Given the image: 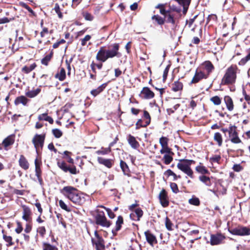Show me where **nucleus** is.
Wrapping results in <instances>:
<instances>
[{"label":"nucleus","mask_w":250,"mask_h":250,"mask_svg":"<svg viewBox=\"0 0 250 250\" xmlns=\"http://www.w3.org/2000/svg\"><path fill=\"white\" fill-rule=\"evenodd\" d=\"M196 170L201 174H204L208 173V170L204 167L201 165L198 166L196 167Z\"/></svg>","instance_id":"41"},{"label":"nucleus","mask_w":250,"mask_h":250,"mask_svg":"<svg viewBox=\"0 0 250 250\" xmlns=\"http://www.w3.org/2000/svg\"><path fill=\"white\" fill-rule=\"evenodd\" d=\"M61 193L73 203L81 206L85 200L83 195L76 188L72 186H65L61 191Z\"/></svg>","instance_id":"1"},{"label":"nucleus","mask_w":250,"mask_h":250,"mask_svg":"<svg viewBox=\"0 0 250 250\" xmlns=\"http://www.w3.org/2000/svg\"><path fill=\"white\" fill-rule=\"evenodd\" d=\"M63 153L66 155V158L67 159V162L70 164H73V159L69 156V155L71 154V152L68 151H65Z\"/></svg>","instance_id":"58"},{"label":"nucleus","mask_w":250,"mask_h":250,"mask_svg":"<svg viewBox=\"0 0 250 250\" xmlns=\"http://www.w3.org/2000/svg\"><path fill=\"white\" fill-rule=\"evenodd\" d=\"M127 141L128 144L130 145L132 148L134 149H137L139 148L140 145L134 136L131 135H129Z\"/></svg>","instance_id":"21"},{"label":"nucleus","mask_w":250,"mask_h":250,"mask_svg":"<svg viewBox=\"0 0 250 250\" xmlns=\"http://www.w3.org/2000/svg\"><path fill=\"white\" fill-rule=\"evenodd\" d=\"M208 77V75H206L201 71L196 70L195 75L193 77L190 83H198L203 79H206Z\"/></svg>","instance_id":"13"},{"label":"nucleus","mask_w":250,"mask_h":250,"mask_svg":"<svg viewBox=\"0 0 250 250\" xmlns=\"http://www.w3.org/2000/svg\"><path fill=\"white\" fill-rule=\"evenodd\" d=\"M59 204L60 207L62 209L65 210V211H66L67 212L71 211L70 208L67 207V206L65 204V203L62 200H59Z\"/></svg>","instance_id":"48"},{"label":"nucleus","mask_w":250,"mask_h":250,"mask_svg":"<svg viewBox=\"0 0 250 250\" xmlns=\"http://www.w3.org/2000/svg\"><path fill=\"white\" fill-rule=\"evenodd\" d=\"M42 250H58L55 246L51 245L48 243H43L42 244Z\"/></svg>","instance_id":"35"},{"label":"nucleus","mask_w":250,"mask_h":250,"mask_svg":"<svg viewBox=\"0 0 250 250\" xmlns=\"http://www.w3.org/2000/svg\"><path fill=\"white\" fill-rule=\"evenodd\" d=\"M38 118L39 121L44 120L48 122L51 124H52L54 122L53 119L51 117L48 116L47 113H43L39 115Z\"/></svg>","instance_id":"28"},{"label":"nucleus","mask_w":250,"mask_h":250,"mask_svg":"<svg viewBox=\"0 0 250 250\" xmlns=\"http://www.w3.org/2000/svg\"><path fill=\"white\" fill-rule=\"evenodd\" d=\"M194 163L195 161L193 160L183 159L180 160L177 166L178 169L192 178L193 172L190 168V166L192 164Z\"/></svg>","instance_id":"4"},{"label":"nucleus","mask_w":250,"mask_h":250,"mask_svg":"<svg viewBox=\"0 0 250 250\" xmlns=\"http://www.w3.org/2000/svg\"><path fill=\"white\" fill-rule=\"evenodd\" d=\"M188 203L192 205L198 206L200 205V202L198 198L193 196L191 198L188 200Z\"/></svg>","instance_id":"38"},{"label":"nucleus","mask_w":250,"mask_h":250,"mask_svg":"<svg viewBox=\"0 0 250 250\" xmlns=\"http://www.w3.org/2000/svg\"><path fill=\"white\" fill-rule=\"evenodd\" d=\"M51 58H52V54H50L49 55H46L42 60V61H41L43 65H47L48 64V62L51 60Z\"/></svg>","instance_id":"44"},{"label":"nucleus","mask_w":250,"mask_h":250,"mask_svg":"<svg viewBox=\"0 0 250 250\" xmlns=\"http://www.w3.org/2000/svg\"><path fill=\"white\" fill-rule=\"evenodd\" d=\"M15 141L14 137L12 135H10L6 138L2 143V145L3 146L5 149H7V147L13 144Z\"/></svg>","instance_id":"22"},{"label":"nucleus","mask_w":250,"mask_h":250,"mask_svg":"<svg viewBox=\"0 0 250 250\" xmlns=\"http://www.w3.org/2000/svg\"><path fill=\"white\" fill-rule=\"evenodd\" d=\"M13 19H8L6 17L0 18V24L8 23L12 21Z\"/></svg>","instance_id":"62"},{"label":"nucleus","mask_w":250,"mask_h":250,"mask_svg":"<svg viewBox=\"0 0 250 250\" xmlns=\"http://www.w3.org/2000/svg\"><path fill=\"white\" fill-rule=\"evenodd\" d=\"M224 101L227 109L230 111L233 110L234 105L232 99L229 96H227L225 97Z\"/></svg>","instance_id":"25"},{"label":"nucleus","mask_w":250,"mask_h":250,"mask_svg":"<svg viewBox=\"0 0 250 250\" xmlns=\"http://www.w3.org/2000/svg\"><path fill=\"white\" fill-rule=\"evenodd\" d=\"M152 20H155L158 24L160 25H162L165 22V19L162 18L160 16L157 15H154L152 17Z\"/></svg>","instance_id":"43"},{"label":"nucleus","mask_w":250,"mask_h":250,"mask_svg":"<svg viewBox=\"0 0 250 250\" xmlns=\"http://www.w3.org/2000/svg\"><path fill=\"white\" fill-rule=\"evenodd\" d=\"M170 188L174 193H177L179 191L177 185L175 183H171L170 184Z\"/></svg>","instance_id":"55"},{"label":"nucleus","mask_w":250,"mask_h":250,"mask_svg":"<svg viewBox=\"0 0 250 250\" xmlns=\"http://www.w3.org/2000/svg\"><path fill=\"white\" fill-rule=\"evenodd\" d=\"M164 163L166 165L169 164L173 160L172 155L171 154H165L163 157Z\"/></svg>","instance_id":"42"},{"label":"nucleus","mask_w":250,"mask_h":250,"mask_svg":"<svg viewBox=\"0 0 250 250\" xmlns=\"http://www.w3.org/2000/svg\"><path fill=\"white\" fill-rule=\"evenodd\" d=\"M58 165L59 167L65 172L69 171L72 174H77L79 173V171L77 169L75 166L69 167L65 162H58Z\"/></svg>","instance_id":"10"},{"label":"nucleus","mask_w":250,"mask_h":250,"mask_svg":"<svg viewBox=\"0 0 250 250\" xmlns=\"http://www.w3.org/2000/svg\"><path fill=\"white\" fill-rule=\"evenodd\" d=\"M166 20V21L167 22L171 23L173 24H175V20L174 19V16L170 13V12L168 13V14H167V18H165V20Z\"/></svg>","instance_id":"49"},{"label":"nucleus","mask_w":250,"mask_h":250,"mask_svg":"<svg viewBox=\"0 0 250 250\" xmlns=\"http://www.w3.org/2000/svg\"><path fill=\"white\" fill-rule=\"evenodd\" d=\"M91 36L89 35H86L84 38L81 39V45L84 46L87 41H89L91 39Z\"/></svg>","instance_id":"56"},{"label":"nucleus","mask_w":250,"mask_h":250,"mask_svg":"<svg viewBox=\"0 0 250 250\" xmlns=\"http://www.w3.org/2000/svg\"><path fill=\"white\" fill-rule=\"evenodd\" d=\"M52 132L53 135L57 138H59L62 135V132L58 128L53 129Z\"/></svg>","instance_id":"46"},{"label":"nucleus","mask_w":250,"mask_h":250,"mask_svg":"<svg viewBox=\"0 0 250 250\" xmlns=\"http://www.w3.org/2000/svg\"><path fill=\"white\" fill-rule=\"evenodd\" d=\"M199 179L206 185L209 186L210 185V179L209 177L206 176H201L199 177Z\"/></svg>","instance_id":"51"},{"label":"nucleus","mask_w":250,"mask_h":250,"mask_svg":"<svg viewBox=\"0 0 250 250\" xmlns=\"http://www.w3.org/2000/svg\"><path fill=\"white\" fill-rule=\"evenodd\" d=\"M97 160L99 163L104 165L108 168H110L112 166V163L110 159H104L101 157H98Z\"/></svg>","instance_id":"23"},{"label":"nucleus","mask_w":250,"mask_h":250,"mask_svg":"<svg viewBox=\"0 0 250 250\" xmlns=\"http://www.w3.org/2000/svg\"><path fill=\"white\" fill-rule=\"evenodd\" d=\"M165 225H166V227L167 229L168 230H171L172 229V227L173 226V224L172 223L170 220L169 218H168L167 217L166 218Z\"/></svg>","instance_id":"52"},{"label":"nucleus","mask_w":250,"mask_h":250,"mask_svg":"<svg viewBox=\"0 0 250 250\" xmlns=\"http://www.w3.org/2000/svg\"><path fill=\"white\" fill-rule=\"evenodd\" d=\"M19 164L21 167L25 170H27L29 167V163L23 155H21L20 156Z\"/></svg>","instance_id":"15"},{"label":"nucleus","mask_w":250,"mask_h":250,"mask_svg":"<svg viewBox=\"0 0 250 250\" xmlns=\"http://www.w3.org/2000/svg\"><path fill=\"white\" fill-rule=\"evenodd\" d=\"M29 101V100L25 96H20L15 99L14 104L16 105H17L19 104H22L23 105L26 106Z\"/></svg>","instance_id":"19"},{"label":"nucleus","mask_w":250,"mask_h":250,"mask_svg":"<svg viewBox=\"0 0 250 250\" xmlns=\"http://www.w3.org/2000/svg\"><path fill=\"white\" fill-rule=\"evenodd\" d=\"M54 10L55 11V12L57 14L58 17L60 19H62L63 17V15L61 11L60 7L58 3L55 4Z\"/></svg>","instance_id":"45"},{"label":"nucleus","mask_w":250,"mask_h":250,"mask_svg":"<svg viewBox=\"0 0 250 250\" xmlns=\"http://www.w3.org/2000/svg\"><path fill=\"white\" fill-rule=\"evenodd\" d=\"M214 140L217 143L218 145L220 146L222 145L223 139L221 134L219 132H216L214 135Z\"/></svg>","instance_id":"34"},{"label":"nucleus","mask_w":250,"mask_h":250,"mask_svg":"<svg viewBox=\"0 0 250 250\" xmlns=\"http://www.w3.org/2000/svg\"><path fill=\"white\" fill-rule=\"evenodd\" d=\"M45 139V134H36L35 135L32 140V142L37 150L38 148H42Z\"/></svg>","instance_id":"9"},{"label":"nucleus","mask_w":250,"mask_h":250,"mask_svg":"<svg viewBox=\"0 0 250 250\" xmlns=\"http://www.w3.org/2000/svg\"><path fill=\"white\" fill-rule=\"evenodd\" d=\"M66 77L65 70L63 68H61L60 71L55 75V78L61 81H63Z\"/></svg>","instance_id":"27"},{"label":"nucleus","mask_w":250,"mask_h":250,"mask_svg":"<svg viewBox=\"0 0 250 250\" xmlns=\"http://www.w3.org/2000/svg\"><path fill=\"white\" fill-rule=\"evenodd\" d=\"M106 85L107 84L106 83L102 84L97 88L92 90L91 91V94L94 97L96 96L104 90V89L106 87Z\"/></svg>","instance_id":"26"},{"label":"nucleus","mask_w":250,"mask_h":250,"mask_svg":"<svg viewBox=\"0 0 250 250\" xmlns=\"http://www.w3.org/2000/svg\"><path fill=\"white\" fill-rule=\"evenodd\" d=\"M221 157L220 155H214L210 158V161L211 163H219Z\"/></svg>","instance_id":"60"},{"label":"nucleus","mask_w":250,"mask_h":250,"mask_svg":"<svg viewBox=\"0 0 250 250\" xmlns=\"http://www.w3.org/2000/svg\"><path fill=\"white\" fill-rule=\"evenodd\" d=\"M111 149L110 147L104 148L102 147L101 149L96 151V153L98 155H106L110 153Z\"/></svg>","instance_id":"36"},{"label":"nucleus","mask_w":250,"mask_h":250,"mask_svg":"<svg viewBox=\"0 0 250 250\" xmlns=\"http://www.w3.org/2000/svg\"><path fill=\"white\" fill-rule=\"evenodd\" d=\"M17 227L16 229H15V231L17 233L19 234L22 231L23 228H22L21 224L19 222H17Z\"/></svg>","instance_id":"61"},{"label":"nucleus","mask_w":250,"mask_h":250,"mask_svg":"<svg viewBox=\"0 0 250 250\" xmlns=\"http://www.w3.org/2000/svg\"><path fill=\"white\" fill-rule=\"evenodd\" d=\"M120 167L125 175H128L129 169L127 164L123 160L120 161Z\"/></svg>","instance_id":"33"},{"label":"nucleus","mask_w":250,"mask_h":250,"mask_svg":"<svg viewBox=\"0 0 250 250\" xmlns=\"http://www.w3.org/2000/svg\"><path fill=\"white\" fill-rule=\"evenodd\" d=\"M160 153L161 154H171V155H173L174 153L172 152L171 149L168 146H162V148L160 150Z\"/></svg>","instance_id":"39"},{"label":"nucleus","mask_w":250,"mask_h":250,"mask_svg":"<svg viewBox=\"0 0 250 250\" xmlns=\"http://www.w3.org/2000/svg\"><path fill=\"white\" fill-rule=\"evenodd\" d=\"M40 92L41 89L39 88L34 90H28L26 91L25 95L28 98H33L38 95Z\"/></svg>","instance_id":"24"},{"label":"nucleus","mask_w":250,"mask_h":250,"mask_svg":"<svg viewBox=\"0 0 250 250\" xmlns=\"http://www.w3.org/2000/svg\"><path fill=\"white\" fill-rule=\"evenodd\" d=\"M95 238L92 239L93 245L95 246L97 250H103L104 249L103 239L99 236L96 231L95 232Z\"/></svg>","instance_id":"7"},{"label":"nucleus","mask_w":250,"mask_h":250,"mask_svg":"<svg viewBox=\"0 0 250 250\" xmlns=\"http://www.w3.org/2000/svg\"><path fill=\"white\" fill-rule=\"evenodd\" d=\"M143 212L140 208H136L134 211L130 214V217L133 220H140V218L142 216Z\"/></svg>","instance_id":"17"},{"label":"nucleus","mask_w":250,"mask_h":250,"mask_svg":"<svg viewBox=\"0 0 250 250\" xmlns=\"http://www.w3.org/2000/svg\"><path fill=\"white\" fill-rule=\"evenodd\" d=\"M168 139L166 137H162L159 139L160 144L162 146H168Z\"/></svg>","instance_id":"47"},{"label":"nucleus","mask_w":250,"mask_h":250,"mask_svg":"<svg viewBox=\"0 0 250 250\" xmlns=\"http://www.w3.org/2000/svg\"><path fill=\"white\" fill-rule=\"evenodd\" d=\"M250 60V48L248 50L247 55L242 58L238 62L239 65H243L246 63L247 62Z\"/></svg>","instance_id":"37"},{"label":"nucleus","mask_w":250,"mask_h":250,"mask_svg":"<svg viewBox=\"0 0 250 250\" xmlns=\"http://www.w3.org/2000/svg\"><path fill=\"white\" fill-rule=\"evenodd\" d=\"M183 83L179 81H176L172 84V89L175 91H180L183 89Z\"/></svg>","instance_id":"30"},{"label":"nucleus","mask_w":250,"mask_h":250,"mask_svg":"<svg viewBox=\"0 0 250 250\" xmlns=\"http://www.w3.org/2000/svg\"><path fill=\"white\" fill-rule=\"evenodd\" d=\"M229 231L230 233L234 235H248L250 234V229L245 227H238L229 229Z\"/></svg>","instance_id":"6"},{"label":"nucleus","mask_w":250,"mask_h":250,"mask_svg":"<svg viewBox=\"0 0 250 250\" xmlns=\"http://www.w3.org/2000/svg\"><path fill=\"white\" fill-rule=\"evenodd\" d=\"M96 213L97 214L95 216L96 224L104 227H109L111 224L106 219L104 211L97 209Z\"/></svg>","instance_id":"5"},{"label":"nucleus","mask_w":250,"mask_h":250,"mask_svg":"<svg viewBox=\"0 0 250 250\" xmlns=\"http://www.w3.org/2000/svg\"><path fill=\"white\" fill-rule=\"evenodd\" d=\"M36 66L37 65L35 63H33L29 66L25 65L22 67V71L26 74L29 73L33 70L36 67Z\"/></svg>","instance_id":"32"},{"label":"nucleus","mask_w":250,"mask_h":250,"mask_svg":"<svg viewBox=\"0 0 250 250\" xmlns=\"http://www.w3.org/2000/svg\"><path fill=\"white\" fill-rule=\"evenodd\" d=\"M225 237L220 234H212L210 236V244L211 245H217L221 244L224 240Z\"/></svg>","instance_id":"11"},{"label":"nucleus","mask_w":250,"mask_h":250,"mask_svg":"<svg viewBox=\"0 0 250 250\" xmlns=\"http://www.w3.org/2000/svg\"><path fill=\"white\" fill-rule=\"evenodd\" d=\"M203 65L204 66L205 68L207 70L208 73L206 75H208V76L209 74L213 70L214 66L211 62L209 61L205 62Z\"/></svg>","instance_id":"31"},{"label":"nucleus","mask_w":250,"mask_h":250,"mask_svg":"<svg viewBox=\"0 0 250 250\" xmlns=\"http://www.w3.org/2000/svg\"><path fill=\"white\" fill-rule=\"evenodd\" d=\"M123 224V218L121 216L118 217V219L116 222V231H118L121 229L122 225Z\"/></svg>","instance_id":"40"},{"label":"nucleus","mask_w":250,"mask_h":250,"mask_svg":"<svg viewBox=\"0 0 250 250\" xmlns=\"http://www.w3.org/2000/svg\"><path fill=\"white\" fill-rule=\"evenodd\" d=\"M37 231H38V233L40 235H41L42 236H43L44 235V234L45 233V232H46L45 229L44 227H39Z\"/></svg>","instance_id":"63"},{"label":"nucleus","mask_w":250,"mask_h":250,"mask_svg":"<svg viewBox=\"0 0 250 250\" xmlns=\"http://www.w3.org/2000/svg\"><path fill=\"white\" fill-rule=\"evenodd\" d=\"M3 239L8 243V246H10L13 245L12 242V238L10 236H7L5 234L3 235Z\"/></svg>","instance_id":"53"},{"label":"nucleus","mask_w":250,"mask_h":250,"mask_svg":"<svg viewBox=\"0 0 250 250\" xmlns=\"http://www.w3.org/2000/svg\"><path fill=\"white\" fill-rule=\"evenodd\" d=\"M111 49L108 50H106L104 47H101L96 55V59L99 61L105 62L109 58H113L115 57H119L121 54L119 52V44L114 43Z\"/></svg>","instance_id":"2"},{"label":"nucleus","mask_w":250,"mask_h":250,"mask_svg":"<svg viewBox=\"0 0 250 250\" xmlns=\"http://www.w3.org/2000/svg\"><path fill=\"white\" fill-rule=\"evenodd\" d=\"M140 96L145 99H152L154 96V93L147 87H145L142 90Z\"/></svg>","instance_id":"12"},{"label":"nucleus","mask_w":250,"mask_h":250,"mask_svg":"<svg viewBox=\"0 0 250 250\" xmlns=\"http://www.w3.org/2000/svg\"><path fill=\"white\" fill-rule=\"evenodd\" d=\"M41 162L37 159H36L35 160L36 176L37 177V178L40 182L42 181V170L41 169Z\"/></svg>","instance_id":"18"},{"label":"nucleus","mask_w":250,"mask_h":250,"mask_svg":"<svg viewBox=\"0 0 250 250\" xmlns=\"http://www.w3.org/2000/svg\"><path fill=\"white\" fill-rule=\"evenodd\" d=\"M229 133L231 142L234 144H238L241 142V140L238 137L236 132V127L235 126L231 125L229 127Z\"/></svg>","instance_id":"8"},{"label":"nucleus","mask_w":250,"mask_h":250,"mask_svg":"<svg viewBox=\"0 0 250 250\" xmlns=\"http://www.w3.org/2000/svg\"><path fill=\"white\" fill-rule=\"evenodd\" d=\"M22 208L23 209L22 219L26 221H29L31 219L32 214L30 209L25 205H22Z\"/></svg>","instance_id":"16"},{"label":"nucleus","mask_w":250,"mask_h":250,"mask_svg":"<svg viewBox=\"0 0 250 250\" xmlns=\"http://www.w3.org/2000/svg\"><path fill=\"white\" fill-rule=\"evenodd\" d=\"M100 207L101 208H103L105 209V210L107 212L109 218L113 219L115 217V215L114 214V213L112 212V211L110 208H106L103 206H101Z\"/></svg>","instance_id":"54"},{"label":"nucleus","mask_w":250,"mask_h":250,"mask_svg":"<svg viewBox=\"0 0 250 250\" xmlns=\"http://www.w3.org/2000/svg\"><path fill=\"white\" fill-rule=\"evenodd\" d=\"M239 71L235 64H232L229 67L222 79V84L228 85L234 83L236 81L237 74Z\"/></svg>","instance_id":"3"},{"label":"nucleus","mask_w":250,"mask_h":250,"mask_svg":"<svg viewBox=\"0 0 250 250\" xmlns=\"http://www.w3.org/2000/svg\"><path fill=\"white\" fill-rule=\"evenodd\" d=\"M170 11H166L165 8H164V6L163 7H161L160 8V13L164 15L165 16V18H167V14H168V13Z\"/></svg>","instance_id":"64"},{"label":"nucleus","mask_w":250,"mask_h":250,"mask_svg":"<svg viewBox=\"0 0 250 250\" xmlns=\"http://www.w3.org/2000/svg\"><path fill=\"white\" fill-rule=\"evenodd\" d=\"M144 117L147 120L146 121V125H145V126L148 125L150 124V116L146 111H144Z\"/></svg>","instance_id":"57"},{"label":"nucleus","mask_w":250,"mask_h":250,"mask_svg":"<svg viewBox=\"0 0 250 250\" xmlns=\"http://www.w3.org/2000/svg\"><path fill=\"white\" fill-rule=\"evenodd\" d=\"M159 200L162 206L166 207L168 205V201L167 200V194L166 190L163 189L160 192L159 195Z\"/></svg>","instance_id":"14"},{"label":"nucleus","mask_w":250,"mask_h":250,"mask_svg":"<svg viewBox=\"0 0 250 250\" xmlns=\"http://www.w3.org/2000/svg\"><path fill=\"white\" fill-rule=\"evenodd\" d=\"M145 234L147 242L153 246L154 244L157 243L156 237L150 232L149 231H146Z\"/></svg>","instance_id":"20"},{"label":"nucleus","mask_w":250,"mask_h":250,"mask_svg":"<svg viewBox=\"0 0 250 250\" xmlns=\"http://www.w3.org/2000/svg\"><path fill=\"white\" fill-rule=\"evenodd\" d=\"M165 173L168 176H173V178H174V180H177V176L176 175V174L174 173L170 169H168L167 170Z\"/></svg>","instance_id":"59"},{"label":"nucleus","mask_w":250,"mask_h":250,"mask_svg":"<svg viewBox=\"0 0 250 250\" xmlns=\"http://www.w3.org/2000/svg\"><path fill=\"white\" fill-rule=\"evenodd\" d=\"M210 101L215 104V105H219L221 104V99L217 96H214L210 99Z\"/></svg>","instance_id":"50"},{"label":"nucleus","mask_w":250,"mask_h":250,"mask_svg":"<svg viewBox=\"0 0 250 250\" xmlns=\"http://www.w3.org/2000/svg\"><path fill=\"white\" fill-rule=\"evenodd\" d=\"M181 5H182L183 6V13L184 14H186L188 6L191 0H176Z\"/></svg>","instance_id":"29"}]
</instances>
